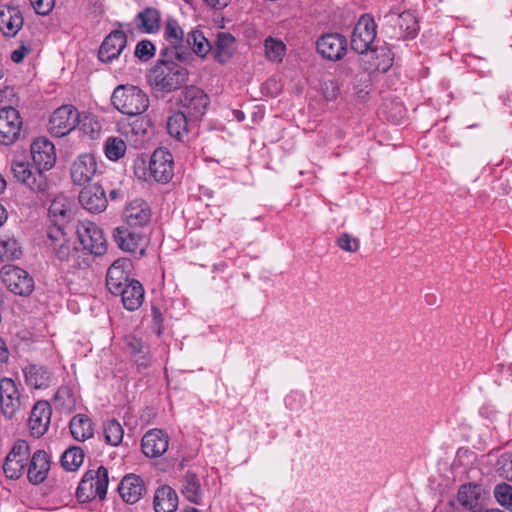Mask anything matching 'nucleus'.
Returning <instances> with one entry per match:
<instances>
[{"label":"nucleus","mask_w":512,"mask_h":512,"mask_svg":"<svg viewBox=\"0 0 512 512\" xmlns=\"http://www.w3.org/2000/svg\"><path fill=\"white\" fill-rule=\"evenodd\" d=\"M109 197L111 200L123 199L124 193L120 189H112L109 192Z\"/></svg>","instance_id":"nucleus-56"},{"label":"nucleus","mask_w":512,"mask_h":512,"mask_svg":"<svg viewBox=\"0 0 512 512\" xmlns=\"http://www.w3.org/2000/svg\"><path fill=\"white\" fill-rule=\"evenodd\" d=\"M51 414L52 410L47 401H39L34 405L29 418V428L32 435L40 437L47 431Z\"/></svg>","instance_id":"nucleus-28"},{"label":"nucleus","mask_w":512,"mask_h":512,"mask_svg":"<svg viewBox=\"0 0 512 512\" xmlns=\"http://www.w3.org/2000/svg\"><path fill=\"white\" fill-rule=\"evenodd\" d=\"M124 345L134 361L139 366H146L147 347L141 338L128 335L124 338Z\"/></svg>","instance_id":"nucleus-38"},{"label":"nucleus","mask_w":512,"mask_h":512,"mask_svg":"<svg viewBox=\"0 0 512 512\" xmlns=\"http://www.w3.org/2000/svg\"><path fill=\"white\" fill-rule=\"evenodd\" d=\"M29 459L27 478L31 484H40L47 478L50 470V459L43 450L35 451Z\"/></svg>","instance_id":"nucleus-27"},{"label":"nucleus","mask_w":512,"mask_h":512,"mask_svg":"<svg viewBox=\"0 0 512 512\" xmlns=\"http://www.w3.org/2000/svg\"><path fill=\"white\" fill-rule=\"evenodd\" d=\"M7 220V213L4 206L0 203V226Z\"/></svg>","instance_id":"nucleus-57"},{"label":"nucleus","mask_w":512,"mask_h":512,"mask_svg":"<svg viewBox=\"0 0 512 512\" xmlns=\"http://www.w3.org/2000/svg\"><path fill=\"white\" fill-rule=\"evenodd\" d=\"M2 77H3V73L0 71V78H2Z\"/></svg>","instance_id":"nucleus-61"},{"label":"nucleus","mask_w":512,"mask_h":512,"mask_svg":"<svg viewBox=\"0 0 512 512\" xmlns=\"http://www.w3.org/2000/svg\"><path fill=\"white\" fill-rule=\"evenodd\" d=\"M187 50L197 56L204 58L213 49L211 42L205 37L202 31L192 30L187 34Z\"/></svg>","instance_id":"nucleus-37"},{"label":"nucleus","mask_w":512,"mask_h":512,"mask_svg":"<svg viewBox=\"0 0 512 512\" xmlns=\"http://www.w3.org/2000/svg\"><path fill=\"white\" fill-rule=\"evenodd\" d=\"M31 52V47L22 43L21 46L11 53V60L14 63H21L24 57Z\"/></svg>","instance_id":"nucleus-54"},{"label":"nucleus","mask_w":512,"mask_h":512,"mask_svg":"<svg viewBox=\"0 0 512 512\" xmlns=\"http://www.w3.org/2000/svg\"><path fill=\"white\" fill-rule=\"evenodd\" d=\"M30 454L28 443L25 440H17L3 464L5 476L9 479H19L27 468Z\"/></svg>","instance_id":"nucleus-11"},{"label":"nucleus","mask_w":512,"mask_h":512,"mask_svg":"<svg viewBox=\"0 0 512 512\" xmlns=\"http://www.w3.org/2000/svg\"><path fill=\"white\" fill-rule=\"evenodd\" d=\"M124 430L116 420H109L104 424V437L108 444L118 446L123 439Z\"/></svg>","instance_id":"nucleus-46"},{"label":"nucleus","mask_w":512,"mask_h":512,"mask_svg":"<svg viewBox=\"0 0 512 512\" xmlns=\"http://www.w3.org/2000/svg\"><path fill=\"white\" fill-rule=\"evenodd\" d=\"M458 501L465 508L480 512L483 508L481 487L475 484L462 485L458 491Z\"/></svg>","instance_id":"nucleus-33"},{"label":"nucleus","mask_w":512,"mask_h":512,"mask_svg":"<svg viewBox=\"0 0 512 512\" xmlns=\"http://www.w3.org/2000/svg\"><path fill=\"white\" fill-rule=\"evenodd\" d=\"M178 503V495L172 487L162 485L156 489L153 499L155 512H175Z\"/></svg>","instance_id":"nucleus-31"},{"label":"nucleus","mask_w":512,"mask_h":512,"mask_svg":"<svg viewBox=\"0 0 512 512\" xmlns=\"http://www.w3.org/2000/svg\"><path fill=\"white\" fill-rule=\"evenodd\" d=\"M80 130L83 134L89 136L91 139H95L99 136L101 131L100 123L93 117L85 116L83 119L80 118Z\"/></svg>","instance_id":"nucleus-48"},{"label":"nucleus","mask_w":512,"mask_h":512,"mask_svg":"<svg viewBox=\"0 0 512 512\" xmlns=\"http://www.w3.org/2000/svg\"><path fill=\"white\" fill-rule=\"evenodd\" d=\"M151 209L148 203L142 199L131 201L123 211V220L129 228H143L151 220Z\"/></svg>","instance_id":"nucleus-21"},{"label":"nucleus","mask_w":512,"mask_h":512,"mask_svg":"<svg viewBox=\"0 0 512 512\" xmlns=\"http://www.w3.org/2000/svg\"><path fill=\"white\" fill-rule=\"evenodd\" d=\"M139 26L147 33L158 30L160 24V13L157 9L146 8L137 15Z\"/></svg>","instance_id":"nucleus-40"},{"label":"nucleus","mask_w":512,"mask_h":512,"mask_svg":"<svg viewBox=\"0 0 512 512\" xmlns=\"http://www.w3.org/2000/svg\"><path fill=\"white\" fill-rule=\"evenodd\" d=\"M174 175L172 154L165 148L156 149L150 157L147 180L153 179L158 183H168Z\"/></svg>","instance_id":"nucleus-13"},{"label":"nucleus","mask_w":512,"mask_h":512,"mask_svg":"<svg viewBox=\"0 0 512 512\" xmlns=\"http://www.w3.org/2000/svg\"><path fill=\"white\" fill-rule=\"evenodd\" d=\"M164 39L169 44L168 55H173L180 62H186L192 58V54L187 50V36L175 19H167L164 25Z\"/></svg>","instance_id":"nucleus-6"},{"label":"nucleus","mask_w":512,"mask_h":512,"mask_svg":"<svg viewBox=\"0 0 512 512\" xmlns=\"http://www.w3.org/2000/svg\"><path fill=\"white\" fill-rule=\"evenodd\" d=\"M231 0H205L206 4L214 9H223L229 5Z\"/></svg>","instance_id":"nucleus-55"},{"label":"nucleus","mask_w":512,"mask_h":512,"mask_svg":"<svg viewBox=\"0 0 512 512\" xmlns=\"http://www.w3.org/2000/svg\"><path fill=\"white\" fill-rule=\"evenodd\" d=\"M55 405L63 412H71L76 407V397L68 386L58 388L54 396Z\"/></svg>","instance_id":"nucleus-39"},{"label":"nucleus","mask_w":512,"mask_h":512,"mask_svg":"<svg viewBox=\"0 0 512 512\" xmlns=\"http://www.w3.org/2000/svg\"><path fill=\"white\" fill-rule=\"evenodd\" d=\"M22 250L14 238H0V261L14 260L21 256Z\"/></svg>","instance_id":"nucleus-42"},{"label":"nucleus","mask_w":512,"mask_h":512,"mask_svg":"<svg viewBox=\"0 0 512 512\" xmlns=\"http://www.w3.org/2000/svg\"><path fill=\"white\" fill-rule=\"evenodd\" d=\"M97 167L96 158L92 154L79 155L70 168L72 182L78 186L89 183L97 173Z\"/></svg>","instance_id":"nucleus-19"},{"label":"nucleus","mask_w":512,"mask_h":512,"mask_svg":"<svg viewBox=\"0 0 512 512\" xmlns=\"http://www.w3.org/2000/svg\"><path fill=\"white\" fill-rule=\"evenodd\" d=\"M113 106L122 114L137 116L149 107V98L140 88L133 85L117 86L111 96Z\"/></svg>","instance_id":"nucleus-4"},{"label":"nucleus","mask_w":512,"mask_h":512,"mask_svg":"<svg viewBox=\"0 0 512 512\" xmlns=\"http://www.w3.org/2000/svg\"><path fill=\"white\" fill-rule=\"evenodd\" d=\"M70 431L77 441H85L93 436L94 430L91 419L84 414H77L70 420Z\"/></svg>","instance_id":"nucleus-36"},{"label":"nucleus","mask_w":512,"mask_h":512,"mask_svg":"<svg viewBox=\"0 0 512 512\" xmlns=\"http://www.w3.org/2000/svg\"><path fill=\"white\" fill-rule=\"evenodd\" d=\"M6 187V181L3 176L0 174V194L4 191Z\"/></svg>","instance_id":"nucleus-59"},{"label":"nucleus","mask_w":512,"mask_h":512,"mask_svg":"<svg viewBox=\"0 0 512 512\" xmlns=\"http://www.w3.org/2000/svg\"><path fill=\"white\" fill-rule=\"evenodd\" d=\"M22 118L14 107L0 109V143L11 145L20 137Z\"/></svg>","instance_id":"nucleus-14"},{"label":"nucleus","mask_w":512,"mask_h":512,"mask_svg":"<svg viewBox=\"0 0 512 512\" xmlns=\"http://www.w3.org/2000/svg\"><path fill=\"white\" fill-rule=\"evenodd\" d=\"M30 150L34 166L29 162L13 160L11 172L31 192L44 195L51 187L46 172L56 163L55 146L47 138L39 137L32 142Z\"/></svg>","instance_id":"nucleus-1"},{"label":"nucleus","mask_w":512,"mask_h":512,"mask_svg":"<svg viewBox=\"0 0 512 512\" xmlns=\"http://www.w3.org/2000/svg\"><path fill=\"white\" fill-rule=\"evenodd\" d=\"M161 58L150 70L148 80L153 89L169 93L182 87L188 80V71L178 63L168 59V49H164Z\"/></svg>","instance_id":"nucleus-2"},{"label":"nucleus","mask_w":512,"mask_h":512,"mask_svg":"<svg viewBox=\"0 0 512 512\" xmlns=\"http://www.w3.org/2000/svg\"><path fill=\"white\" fill-rule=\"evenodd\" d=\"M30 4L39 15H48L55 5V0H30Z\"/></svg>","instance_id":"nucleus-52"},{"label":"nucleus","mask_w":512,"mask_h":512,"mask_svg":"<svg viewBox=\"0 0 512 512\" xmlns=\"http://www.w3.org/2000/svg\"><path fill=\"white\" fill-rule=\"evenodd\" d=\"M330 85L332 86L333 91H336V90H337V87L335 86L334 82H332V81H331V82H330Z\"/></svg>","instance_id":"nucleus-60"},{"label":"nucleus","mask_w":512,"mask_h":512,"mask_svg":"<svg viewBox=\"0 0 512 512\" xmlns=\"http://www.w3.org/2000/svg\"><path fill=\"white\" fill-rule=\"evenodd\" d=\"M134 55L141 61H148L155 55V46L149 40H142L136 45Z\"/></svg>","instance_id":"nucleus-49"},{"label":"nucleus","mask_w":512,"mask_h":512,"mask_svg":"<svg viewBox=\"0 0 512 512\" xmlns=\"http://www.w3.org/2000/svg\"><path fill=\"white\" fill-rule=\"evenodd\" d=\"M118 491L126 503L135 504L143 497L146 488L140 476L128 474L121 480Z\"/></svg>","instance_id":"nucleus-29"},{"label":"nucleus","mask_w":512,"mask_h":512,"mask_svg":"<svg viewBox=\"0 0 512 512\" xmlns=\"http://www.w3.org/2000/svg\"><path fill=\"white\" fill-rule=\"evenodd\" d=\"M497 502L509 511H512V486L507 483L497 484L494 488Z\"/></svg>","instance_id":"nucleus-47"},{"label":"nucleus","mask_w":512,"mask_h":512,"mask_svg":"<svg viewBox=\"0 0 512 512\" xmlns=\"http://www.w3.org/2000/svg\"><path fill=\"white\" fill-rule=\"evenodd\" d=\"M180 491L190 503L199 506L204 504L205 489L201 485L199 476L193 471H187L182 477Z\"/></svg>","instance_id":"nucleus-26"},{"label":"nucleus","mask_w":512,"mask_h":512,"mask_svg":"<svg viewBox=\"0 0 512 512\" xmlns=\"http://www.w3.org/2000/svg\"><path fill=\"white\" fill-rule=\"evenodd\" d=\"M108 484V470L104 466H99L96 470L90 469L83 475L76 490V497L81 503L90 502L96 497L103 500Z\"/></svg>","instance_id":"nucleus-5"},{"label":"nucleus","mask_w":512,"mask_h":512,"mask_svg":"<svg viewBox=\"0 0 512 512\" xmlns=\"http://www.w3.org/2000/svg\"><path fill=\"white\" fill-rule=\"evenodd\" d=\"M497 471L500 476L512 481V456L502 455L497 461Z\"/></svg>","instance_id":"nucleus-50"},{"label":"nucleus","mask_w":512,"mask_h":512,"mask_svg":"<svg viewBox=\"0 0 512 512\" xmlns=\"http://www.w3.org/2000/svg\"><path fill=\"white\" fill-rule=\"evenodd\" d=\"M76 233L83 251L89 254L102 255L106 252V239L102 230L91 221H79L76 227Z\"/></svg>","instance_id":"nucleus-7"},{"label":"nucleus","mask_w":512,"mask_h":512,"mask_svg":"<svg viewBox=\"0 0 512 512\" xmlns=\"http://www.w3.org/2000/svg\"><path fill=\"white\" fill-rule=\"evenodd\" d=\"M318 53L325 59L337 61L343 58L347 51L346 38L337 33L322 35L316 42Z\"/></svg>","instance_id":"nucleus-18"},{"label":"nucleus","mask_w":512,"mask_h":512,"mask_svg":"<svg viewBox=\"0 0 512 512\" xmlns=\"http://www.w3.org/2000/svg\"><path fill=\"white\" fill-rule=\"evenodd\" d=\"M337 244L347 252H356L359 249V240L348 233L341 234L337 239Z\"/></svg>","instance_id":"nucleus-51"},{"label":"nucleus","mask_w":512,"mask_h":512,"mask_svg":"<svg viewBox=\"0 0 512 512\" xmlns=\"http://www.w3.org/2000/svg\"><path fill=\"white\" fill-rule=\"evenodd\" d=\"M80 123V113L73 105H62L49 119V131L55 137H63Z\"/></svg>","instance_id":"nucleus-10"},{"label":"nucleus","mask_w":512,"mask_h":512,"mask_svg":"<svg viewBox=\"0 0 512 512\" xmlns=\"http://www.w3.org/2000/svg\"><path fill=\"white\" fill-rule=\"evenodd\" d=\"M397 24L406 33L407 38H414L418 32V21L414 13L404 11L397 15Z\"/></svg>","instance_id":"nucleus-45"},{"label":"nucleus","mask_w":512,"mask_h":512,"mask_svg":"<svg viewBox=\"0 0 512 512\" xmlns=\"http://www.w3.org/2000/svg\"><path fill=\"white\" fill-rule=\"evenodd\" d=\"M233 115L239 122L245 119V114L241 110H234Z\"/></svg>","instance_id":"nucleus-58"},{"label":"nucleus","mask_w":512,"mask_h":512,"mask_svg":"<svg viewBox=\"0 0 512 512\" xmlns=\"http://www.w3.org/2000/svg\"><path fill=\"white\" fill-rule=\"evenodd\" d=\"M152 331L157 335H161L163 331V316L157 307H152Z\"/></svg>","instance_id":"nucleus-53"},{"label":"nucleus","mask_w":512,"mask_h":512,"mask_svg":"<svg viewBox=\"0 0 512 512\" xmlns=\"http://www.w3.org/2000/svg\"><path fill=\"white\" fill-rule=\"evenodd\" d=\"M235 51V38L227 32H219L214 45V58L218 63H227Z\"/></svg>","instance_id":"nucleus-34"},{"label":"nucleus","mask_w":512,"mask_h":512,"mask_svg":"<svg viewBox=\"0 0 512 512\" xmlns=\"http://www.w3.org/2000/svg\"><path fill=\"white\" fill-rule=\"evenodd\" d=\"M131 266L132 264L129 259L119 258L108 268L106 286L112 294L120 292L124 286L129 284L131 281L129 280Z\"/></svg>","instance_id":"nucleus-20"},{"label":"nucleus","mask_w":512,"mask_h":512,"mask_svg":"<svg viewBox=\"0 0 512 512\" xmlns=\"http://www.w3.org/2000/svg\"><path fill=\"white\" fill-rule=\"evenodd\" d=\"M127 37L122 30L112 31L100 46L98 57L102 62H111L124 50Z\"/></svg>","instance_id":"nucleus-24"},{"label":"nucleus","mask_w":512,"mask_h":512,"mask_svg":"<svg viewBox=\"0 0 512 512\" xmlns=\"http://www.w3.org/2000/svg\"><path fill=\"white\" fill-rule=\"evenodd\" d=\"M376 28L377 25L371 15H362L352 32L351 48L359 54L372 50V45L376 38Z\"/></svg>","instance_id":"nucleus-8"},{"label":"nucleus","mask_w":512,"mask_h":512,"mask_svg":"<svg viewBox=\"0 0 512 512\" xmlns=\"http://www.w3.org/2000/svg\"><path fill=\"white\" fill-rule=\"evenodd\" d=\"M134 229L128 226L117 227L113 231V238L121 250L143 255L147 245L146 236L141 231Z\"/></svg>","instance_id":"nucleus-15"},{"label":"nucleus","mask_w":512,"mask_h":512,"mask_svg":"<svg viewBox=\"0 0 512 512\" xmlns=\"http://www.w3.org/2000/svg\"><path fill=\"white\" fill-rule=\"evenodd\" d=\"M23 16L19 10L13 7L0 9V31L6 37H14L22 28Z\"/></svg>","instance_id":"nucleus-30"},{"label":"nucleus","mask_w":512,"mask_h":512,"mask_svg":"<svg viewBox=\"0 0 512 512\" xmlns=\"http://www.w3.org/2000/svg\"><path fill=\"white\" fill-rule=\"evenodd\" d=\"M3 284L9 291L19 296H27L34 289V281L27 271L13 265H5L0 270Z\"/></svg>","instance_id":"nucleus-9"},{"label":"nucleus","mask_w":512,"mask_h":512,"mask_svg":"<svg viewBox=\"0 0 512 512\" xmlns=\"http://www.w3.org/2000/svg\"><path fill=\"white\" fill-rule=\"evenodd\" d=\"M72 216L71 204L64 195H57L51 201L48 208V217L50 225L48 227H59L65 229L66 224Z\"/></svg>","instance_id":"nucleus-25"},{"label":"nucleus","mask_w":512,"mask_h":512,"mask_svg":"<svg viewBox=\"0 0 512 512\" xmlns=\"http://www.w3.org/2000/svg\"><path fill=\"white\" fill-rule=\"evenodd\" d=\"M265 55L270 61L280 62L285 55V44L278 39L268 37L264 41Z\"/></svg>","instance_id":"nucleus-44"},{"label":"nucleus","mask_w":512,"mask_h":512,"mask_svg":"<svg viewBox=\"0 0 512 512\" xmlns=\"http://www.w3.org/2000/svg\"><path fill=\"white\" fill-rule=\"evenodd\" d=\"M191 120L185 112L178 111L172 114L167 121L168 133L177 140H184L188 135Z\"/></svg>","instance_id":"nucleus-35"},{"label":"nucleus","mask_w":512,"mask_h":512,"mask_svg":"<svg viewBox=\"0 0 512 512\" xmlns=\"http://www.w3.org/2000/svg\"><path fill=\"white\" fill-rule=\"evenodd\" d=\"M120 295L124 307L129 311L137 310L144 299V290L141 283L137 280H131L124 286L120 292L114 293Z\"/></svg>","instance_id":"nucleus-32"},{"label":"nucleus","mask_w":512,"mask_h":512,"mask_svg":"<svg viewBox=\"0 0 512 512\" xmlns=\"http://www.w3.org/2000/svg\"><path fill=\"white\" fill-rule=\"evenodd\" d=\"M46 234L47 243L59 261L65 262L70 268H84L89 265L88 254L74 245L65 229L58 226L48 227Z\"/></svg>","instance_id":"nucleus-3"},{"label":"nucleus","mask_w":512,"mask_h":512,"mask_svg":"<svg viewBox=\"0 0 512 512\" xmlns=\"http://www.w3.org/2000/svg\"><path fill=\"white\" fill-rule=\"evenodd\" d=\"M84 461V452L80 447L74 446L65 450L61 457L62 466L69 471L78 469Z\"/></svg>","instance_id":"nucleus-41"},{"label":"nucleus","mask_w":512,"mask_h":512,"mask_svg":"<svg viewBox=\"0 0 512 512\" xmlns=\"http://www.w3.org/2000/svg\"><path fill=\"white\" fill-rule=\"evenodd\" d=\"M169 446V437L161 429L146 432L141 441V448L147 457L156 458L163 455Z\"/></svg>","instance_id":"nucleus-23"},{"label":"nucleus","mask_w":512,"mask_h":512,"mask_svg":"<svg viewBox=\"0 0 512 512\" xmlns=\"http://www.w3.org/2000/svg\"><path fill=\"white\" fill-rule=\"evenodd\" d=\"M126 143L119 137H109L105 141L104 151L109 160L117 161L126 153Z\"/></svg>","instance_id":"nucleus-43"},{"label":"nucleus","mask_w":512,"mask_h":512,"mask_svg":"<svg viewBox=\"0 0 512 512\" xmlns=\"http://www.w3.org/2000/svg\"><path fill=\"white\" fill-rule=\"evenodd\" d=\"M182 112H185L191 120L200 119L206 112L209 98L203 90L196 86L186 87L179 97Z\"/></svg>","instance_id":"nucleus-12"},{"label":"nucleus","mask_w":512,"mask_h":512,"mask_svg":"<svg viewBox=\"0 0 512 512\" xmlns=\"http://www.w3.org/2000/svg\"><path fill=\"white\" fill-rule=\"evenodd\" d=\"M0 404L3 415L12 418L20 409V393L16 383L10 378L0 381Z\"/></svg>","instance_id":"nucleus-22"},{"label":"nucleus","mask_w":512,"mask_h":512,"mask_svg":"<svg viewBox=\"0 0 512 512\" xmlns=\"http://www.w3.org/2000/svg\"><path fill=\"white\" fill-rule=\"evenodd\" d=\"M22 371L25 383L29 388L44 390L56 383L55 372L48 366L28 364Z\"/></svg>","instance_id":"nucleus-17"},{"label":"nucleus","mask_w":512,"mask_h":512,"mask_svg":"<svg viewBox=\"0 0 512 512\" xmlns=\"http://www.w3.org/2000/svg\"><path fill=\"white\" fill-rule=\"evenodd\" d=\"M78 200L83 209L94 214L102 213L108 205L106 191L99 183L85 186L80 191Z\"/></svg>","instance_id":"nucleus-16"}]
</instances>
